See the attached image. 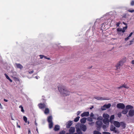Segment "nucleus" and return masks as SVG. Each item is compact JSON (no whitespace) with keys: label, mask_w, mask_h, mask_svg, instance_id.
Listing matches in <instances>:
<instances>
[{"label":"nucleus","mask_w":134,"mask_h":134,"mask_svg":"<svg viewBox=\"0 0 134 134\" xmlns=\"http://www.w3.org/2000/svg\"><path fill=\"white\" fill-rule=\"evenodd\" d=\"M93 108V107H92L91 108H90V109H91L92 108Z\"/></svg>","instance_id":"nucleus-62"},{"label":"nucleus","mask_w":134,"mask_h":134,"mask_svg":"<svg viewBox=\"0 0 134 134\" xmlns=\"http://www.w3.org/2000/svg\"><path fill=\"white\" fill-rule=\"evenodd\" d=\"M123 63L124 62L123 61H120L116 65V70L118 71L119 72L120 70V68L122 66Z\"/></svg>","instance_id":"nucleus-2"},{"label":"nucleus","mask_w":134,"mask_h":134,"mask_svg":"<svg viewBox=\"0 0 134 134\" xmlns=\"http://www.w3.org/2000/svg\"><path fill=\"white\" fill-rule=\"evenodd\" d=\"M128 12H129L132 13L134 12V10H131L129 9L128 10Z\"/></svg>","instance_id":"nucleus-38"},{"label":"nucleus","mask_w":134,"mask_h":134,"mask_svg":"<svg viewBox=\"0 0 134 134\" xmlns=\"http://www.w3.org/2000/svg\"><path fill=\"white\" fill-rule=\"evenodd\" d=\"M19 107L21 108V111L23 113L24 112V110L23 107L21 105L19 106Z\"/></svg>","instance_id":"nucleus-31"},{"label":"nucleus","mask_w":134,"mask_h":134,"mask_svg":"<svg viewBox=\"0 0 134 134\" xmlns=\"http://www.w3.org/2000/svg\"><path fill=\"white\" fill-rule=\"evenodd\" d=\"M133 41H134V40H133V38L132 40L130 41V42L131 43L133 42Z\"/></svg>","instance_id":"nucleus-52"},{"label":"nucleus","mask_w":134,"mask_h":134,"mask_svg":"<svg viewBox=\"0 0 134 134\" xmlns=\"http://www.w3.org/2000/svg\"><path fill=\"white\" fill-rule=\"evenodd\" d=\"M96 126L98 128H100L102 127V121L97 120L96 122Z\"/></svg>","instance_id":"nucleus-6"},{"label":"nucleus","mask_w":134,"mask_h":134,"mask_svg":"<svg viewBox=\"0 0 134 134\" xmlns=\"http://www.w3.org/2000/svg\"><path fill=\"white\" fill-rule=\"evenodd\" d=\"M58 89L60 93L63 96H69L70 94V92L66 88L59 87Z\"/></svg>","instance_id":"nucleus-1"},{"label":"nucleus","mask_w":134,"mask_h":134,"mask_svg":"<svg viewBox=\"0 0 134 134\" xmlns=\"http://www.w3.org/2000/svg\"><path fill=\"white\" fill-rule=\"evenodd\" d=\"M126 30V29H124V27H123L122 29V32H125Z\"/></svg>","instance_id":"nucleus-47"},{"label":"nucleus","mask_w":134,"mask_h":134,"mask_svg":"<svg viewBox=\"0 0 134 134\" xmlns=\"http://www.w3.org/2000/svg\"><path fill=\"white\" fill-rule=\"evenodd\" d=\"M133 33L132 32H131V33L130 34L129 36H129V37H131V36L132 35Z\"/></svg>","instance_id":"nucleus-48"},{"label":"nucleus","mask_w":134,"mask_h":134,"mask_svg":"<svg viewBox=\"0 0 134 134\" xmlns=\"http://www.w3.org/2000/svg\"><path fill=\"white\" fill-rule=\"evenodd\" d=\"M9 80L11 82H12V80L9 78Z\"/></svg>","instance_id":"nucleus-59"},{"label":"nucleus","mask_w":134,"mask_h":134,"mask_svg":"<svg viewBox=\"0 0 134 134\" xmlns=\"http://www.w3.org/2000/svg\"><path fill=\"white\" fill-rule=\"evenodd\" d=\"M118 116L119 118H120L121 116V113H119L118 114Z\"/></svg>","instance_id":"nucleus-41"},{"label":"nucleus","mask_w":134,"mask_h":134,"mask_svg":"<svg viewBox=\"0 0 134 134\" xmlns=\"http://www.w3.org/2000/svg\"><path fill=\"white\" fill-rule=\"evenodd\" d=\"M60 126L58 125H56L55 126L54 130L55 131H57L59 130L60 129Z\"/></svg>","instance_id":"nucleus-22"},{"label":"nucleus","mask_w":134,"mask_h":134,"mask_svg":"<svg viewBox=\"0 0 134 134\" xmlns=\"http://www.w3.org/2000/svg\"><path fill=\"white\" fill-rule=\"evenodd\" d=\"M117 107L119 109H123L125 108V106L124 103H119L117 104Z\"/></svg>","instance_id":"nucleus-5"},{"label":"nucleus","mask_w":134,"mask_h":134,"mask_svg":"<svg viewBox=\"0 0 134 134\" xmlns=\"http://www.w3.org/2000/svg\"><path fill=\"white\" fill-rule=\"evenodd\" d=\"M129 38L130 37H129V36H128L127 37L125 38V40L127 41L129 39Z\"/></svg>","instance_id":"nucleus-45"},{"label":"nucleus","mask_w":134,"mask_h":134,"mask_svg":"<svg viewBox=\"0 0 134 134\" xmlns=\"http://www.w3.org/2000/svg\"><path fill=\"white\" fill-rule=\"evenodd\" d=\"M44 112L45 114H48L49 112V109L48 108H46Z\"/></svg>","instance_id":"nucleus-24"},{"label":"nucleus","mask_w":134,"mask_h":134,"mask_svg":"<svg viewBox=\"0 0 134 134\" xmlns=\"http://www.w3.org/2000/svg\"><path fill=\"white\" fill-rule=\"evenodd\" d=\"M132 63L133 64H134V60H133L132 61Z\"/></svg>","instance_id":"nucleus-56"},{"label":"nucleus","mask_w":134,"mask_h":134,"mask_svg":"<svg viewBox=\"0 0 134 134\" xmlns=\"http://www.w3.org/2000/svg\"><path fill=\"white\" fill-rule=\"evenodd\" d=\"M103 134H110V133L109 132H102Z\"/></svg>","instance_id":"nucleus-37"},{"label":"nucleus","mask_w":134,"mask_h":134,"mask_svg":"<svg viewBox=\"0 0 134 134\" xmlns=\"http://www.w3.org/2000/svg\"><path fill=\"white\" fill-rule=\"evenodd\" d=\"M128 111L126 109H124L122 112V113L124 114H126L128 112Z\"/></svg>","instance_id":"nucleus-25"},{"label":"nucleus","mask_w":134,"mask_h":134,"mask_svg":"<svg viewBox=\"0 0 134 134\" xmlns=\"http://www.w3.org/2000/svg\"><path fill=\"white\" fill-rule=\"evenodd\" d=\"M76 132L78 134H82V132L81 131L79 127L76 128Z\"/></svg>","instance_id":"nucleus-15"},{"label":"nucleus","mask_w":134,"mask_h":134,"mask_svg":"<svg viewBox=\"0 0 134 134\" xmlns=\"http://www.w3.org/2000/svg\"><path fill=\"white\" fill-rule=\"evenodd\" d=\"M103 119V118L102 116H98L97 118V120H100V121H102Z\"/></svg>","instance_id":"nucleus-30"},{"label":"nucleus","mask_w":134,"mask_h":134,"mask_svg":"<svg viewBox=\"0 0 134 134\" xmlns=\"http://www.w3.org/2000/svg\"><path fill=\"white\" fill-rule=\"evenodd\" d=\"M103 117L104 119H108L109 118V116L107 113H104L103 115Z\"/></svg>","instance_id":"nucleus-16"},{"label":"nucleus","mask_w":134,"mask_h":134,"mask_svg":"<svg viewBox=\"0 0 134 134\" xmlns=\"http://www.w3.org/2000/svg\"><path fill=\"white\" fill-rule=\"evenodd\" d=\"M117 31H122V29L121 28H118L117 29Z\"/></svg>","instance_id":"nucleus-40"},{"label":"nucleus","mask_w":134,"mask_h":134,"mask_svg":"<svg viewBox=\"0 0 134 134\" xmlns=\"http://www.w3.org/2000/svg\"><path fill=\"white\" fill-rule=\"evenodd\" d=\"M131 5L132 6L134 5V1H132L131 2Z\"/></svg>","instance_id":"nucleus-44"},{"label":"nucleus","mask_w":134,"mask_h":134,"mask_svg":"<svg viewBox=\"0 0 134 134\" xmlns=\"http://www.w3.org/2000/svg\"><path fill=\"white\" fill-rule=\"evenodd\" d=\"M113 131H114L115 133H119V131L115 130V129Z\"/></svg>","instance_id":"nucleus-39"},{"label":"nucleus","mask_w":134,"mask_h":134,"mask_svg":"<svg viewBox=\"0 0 134 134\" xmlns=\"http://www.w3.org/2000/svg\"><path fill=\"white\" fill-rule=\"evenodd\" d=\"M126 109L127 110H128L133 109V107L132 106L130 105H127L126 106Z\"/></svg>","instance_id":"nucleus-18"},{"label":"nucleus","mask_w":134,"mask_h":134,"mask_svg":"<svg viewBox=\"0 0 134 134\" xmlns=\"http://www.w3.org/2000/svg\"><path fill=\"white\" fill-rule=\"evenodd\" d=\"M103 122L106 125H103V128L104 129L107 127L109 124V121L108 119H104L103 120Z\"/></svg>","instance_id":"nucleus-4"},{"label":"nucleus","mask_w":134,"mask_h":134,"mask_svg":"<svg viewBox=\"0 0 134 134\" xmlns=\"http://www.w3.org/2000/svg\"><path fill=\"white\" fill-rule=\"evenodd\" d=\"M115 127L113 125H112L111 126L110 130L111 131H113L115 129Z\"/></svg>","instance_id":"nucleus-27"},{"label":"nucleus","mask_w":134,"mask_h":134,"mask_svg":"<svg viewBox=\"0 0 134 134\" xmlns=\"http://www.w3.org/2000/svg\"><path fill=\"white\" fill-rule=\"evenodd\" d=\"M119 25H120V23H117L116 24V25L117 26H119Z\"/></svg>","instance_id":"nucleus-53"},{"label":"nucleus","mask_w":134,"mask_h":134,"mask_svg":"<svg viewBox=\"0 0 134 134\" xmlns=\"http://www.w3.org/2000/svg\"><path fill=\"white\" fill-rule=\"evenodd\" d=\"M75 131V128L74 127H71L69 130V132L70 134L72 133Z\"/></svg>","instance_id":"nucleus-12"},{"label":"nucleus","mask_w":134,"mask_h":134,"mask_svg":"<svg viewBox=\"0 0 134 134\" xmlns=\"http://www.w3.org/2000/svg\"><path fill=\"white\" fill-rule=\"evenodd\" d=\"M94 122H89V124L90 125H92L93 124H94Z\"/></svg>","instance_id":"nucleus-54"},{"label":"nucleus","mask_w":134,"mask_h":134,"mask_svg":"<svg viewBox=\"0 0 134 134\" xmlns=\"http://www.w3.org/2000/svg\"><path fill=\"white\" fill-rule=\"evenodd\" d=\"M47 59H48V60H50V59L49 58H47Z\"/></svg>","instance_id":"nucleus-63"},{"label":"nucleus","mask_w":134,"mask_h":134,"mask_svg":"<svg viewBox=\"0 0 134 134\" xmlns=\"http://www.w3.org/2000/svg\"><path fill=\"white\" fill-rule=\"evenodd\" d=\"M15 64L18 68H19L20 69L23 68V66L20 64L16 63Z\"/></svg>","instance_id":"nucleus-20"},{"label":"nucleus","mask_w":134,"mask_h":134,"mask_svg":"<svg viewBox=\"0 0 134 134\" xmlns=\"http://www.w3.org/2000/svg\"><path fill=\"white\" fill-rule=\"evenodd\" d=\"M80 113V111H78L77 113V115H79Z\"/></svg>","instance_id":"nucleus-50"},{"label":"nucleus","mask_w":134,"mask_h":134,"mask_svg":"<svg viewBox=\"0 0 134 134\" xmlns=\"http://www.w3.org/2000/svg\"><path fill=\"white\" fill-rule=\"evenodd\" d=\"M52 116H51L48 117L47 118V121L48 122H52Z\"/></svg>","instance_id":"nucleus-19"},{"label":"nucleus","mask_w":134,"mask_h":134,"mask_svg":"<svg viewBox=\"0 0 134 134\" xmlns=\"http://www.w3.org/2000/svg\"><path fill=\"white\" fill-rule=\"evenodd\" d=\"M113 124L116 127H119L120 126V123L117 121H114Z\"/></svg>","instance_id":"nucleus-10"},{"label":"nucleus","mask_w":134,"mask_h":134,"mask_svg":"<svg viewBox=\"0 0 134 134\" xmlns=\"http://www.w3.org/2000/svg\"><path fill=\"white\" fill-rule=\"evenodd\" d=\"M122 87H124V88H127V89H128L129 88V87L125 83H124V84L123 85H122L118 87L117 88L118 89H120L121 88H122Z\"/></svg>","instance_id":"nucleus-9"},{"label":"nucleus","mask_w":134,"mask_h":134,"mask_svg":"<svg viewBox=\"0 0 134 134\" xmlns=\"http://www.w3.org/2000/svg\"><path fill=\"white\" fill-rule=\"evenodd\" d=\"M53 126V122H49V127L50 129H51L52 127Z\"/></svg>","instance_id":"nucleus-29"},{"label":"nucleus","mask_w":134,"mask_h":134,"mask_svg":"<svg viewBox=\"0 0 134 134\" xmlns=\"http://www.w3.org/2000/svg\"><path fill=\"white\" fill-rule=\"evenodd\" d=\"M79 127L84 132L86 130L87 128L86 126L84 125H80Z\"/></svg>","instance_id":"nucleus-8"},{"label":"nucleus","mask_w":134,"mask_h":134,"mask_svg":"<svg viewBox=\"0 0 134 134\" xmlns=\"http://www.w3.org/2000/svg\"><path fill=\"white\" fill-rule=\"evenodd\" d=\"M80 117L79 116H77L76 118H75L74 121L75 122H77L79 120Z\"/></svg>","instance_id":"nucleus-28"},{"label":"nucleus","mask_w":134,"mask_h":134,"mask_svg":"<svg viewBox=\"0 0 134 134\" xmlns=\"http://www.w3.org/2000/svg\"><path fill=\"white\" fill-rule=\"evenodd\" d=\"M72 124V121H68L66 124L67 127V128H69Z\"/></svg>","instance_id":"nucleus-17"},{"label":"nucleus","mask_w":134,"mask_h":134,"mask_svg":"<svg viewBox=\"0 0 134 134\" xmlns=\"http://www.w3.org/2000/svg\"><path fill=\"white\" fill-rule=\"evenodd\" d=\"M94 116V114L92 113H90V116L91 117H93Z\"/></svg>","instance_id":"nucleus-43"},{"label":"nucleus","mask_w":134,"mask_h":134,"mask_svg":"<svg viewBox=\"0 0 134 134\" xmlns=\"http://www.w3.org/2000/svg\"><path fill=\"white\" fill-rule=\"evenodd\" d=\"M40 58L41 59L43 58H44V55H40Z\"/></svg>","instance_id":"nucleus-42"},{"label":"nucleus","mask_w":134,"mask_h":134,"mask_svg":"<svg viewBox=\"0 0 134 134\" xmlns=\"http://www.w3.org/2000/svg\"><path fill=\"white\" fill-rule=\"evenodd\" d=\"M39 108L41 109L44 108L46 107V105L44 104L40 103L38 105Z\"/></svg>","instance_id":"nucleus-11"},{"label":"nucleus","mask_w":134,"mask_h":134,"mask_svg":"<svg viewBox=\"0 0 134 134\" xmlns=\"http://www.w3.org/2000/svg\"><path fill=\"white\" fill-rule=\"evenodd\" d=\"M37 79H38V77L37 76H36L35 77Z\"/></svg>","instance_id":"nucleus-64"},{"label":"nucleus","mask_w":134,"mask_h":134,"mask_svg":"<svg viewBox=\"0 0 134 134\" xmlns=\"http://www.w3.org/2000/svg\"><path fill=\"white\" fill-rule=\"evenodd\" d=\"M65 131H63L60 132L59 133V134H65Z\"/></svg>","instance_id":"nucleus-36"},{"label":"nucleus","mask_w":134,"mask_h":134,"mask_svg":"<svg viewBox=\"0 0 134 134\" xmlns=\"http://www.w3.org/2000/svg\"><path fill=\"white\" fill-rule=\"evenodd\" d=\"M23 119L25 122H27V118L25 116H24L23 117Z\"/></svg>","instance_id":"nucleus-33"},{"label":"nucleus","mask_w":134,"mask_h":134,"mask_svg":"<svg viewBox=\"0 0 134 134\" xmlns=\"http://www.w3.org/2000/svg\"><path fill=\"white\" fill-rule=\"evenodd\" d=\"M86 118H83L80 121H81V123H83V124H84L86 122Z\"/></svg>","instance_id":"nucleus-21"},{"label":"nucleus","mask_w":134,"mask_h":134,"mask_svg":"<svg viewBox=\"0 0 134 134\" xmlns=\"http://www.w3.org/2000/svg\"><path fill=\"white\" fill-rule=\"evenodd\" d=\"M4 75H5V76H6V78L8 79V75L6 74H5Z\"/></svg>","instance_id":"nucleus-46"},{"label":"nucleus","mask_w":134,"mask_h":134,"mask_svg":"<svg viewBox=\"0 0 134 134\" xmlns=\"http://www.w3.org/2000/svg\"><path fill=\"white\" fill-rule=\"evenodd\" d=\"M94 98L98 100H105L106 99L105 98L101 97H94Z\"/></svg>","instance_id":"nucleus-14"},{"label":"nucleus","mask_w":134,"mask_h":134,"mask_svg":"<svg viewBox=\"0 0 134 134\" xmlns=\"http://www.w3.org/2000/svg\"><path fill=\"white\" fill-rule=\"evenodd\" d=\"M123 24H124L126 25H127V24H126V23H125V22H123L122 23Z\"/></svg>","instance_id":"nucleus-57"},{"label":"nucleus","mask_w":134,"mask_h":134,"mask_svg":"<svg viewBox=\"0 0 134 134\" xmlns=\"http://www.w3.org/2000/svg\"><path fill=\"white\" fill-rule=\"evenodd\" d=\"M98 115L97 114H95L94 116H93V119H97V117L98 116Z\"/></svg>","instance_id":"nucleus-32"},{"label":"nucleus","mask_w":134,"mask_h":134,"mask_svg":"<svg viewBox=\"0 0 134 134\" xmlns=\"http://www.w3.org/2000/svg\"><path fill=\"white\" fill-rule=\"evenodd\" d=\"M28 134H30L31 133V131L29 129L28 130Z\"/></svg>","instance_id":"nucleus-51"},{"label":"nucleus","mask_w":134,"mask_h":134,"mask_svg":"<svg viewBox=\"0 0 134 134\" xmlns=\"http://www.w3.org/2000/svg\"><path fill=\"white\" fill-rule=\"evenodd\" d=\"M120 125L123 128H125L126 127V124L123 122H121L120 123Z\"/></svg>","instance_id":"nucleus-23"},{"label":"nucleus","mask_w":134,"mask_h":134,"mask_svg":"<svg viewBox=\"0 0 134 134\" xmlns=\"http://www.w3.org/2000/svg\"><path fill=\"white\" fill-rule=\"evenodd\" d=\"M93 133V134H102L100 132L97 130L94 131Z\"/></svg>","instance_id":"nucleus-26"},{"label":"nucleus","mask_w":134,"mask_h":134,"mask_svg":"<svg viewBox=\"0 0 134 134\" xmlns=\"http://www.w3.org/2000/svg\"><path fill=\"white\" fill-rule=\"evenodd\" d=\"M89 113L88 112H85L81 114V116L82 117L84 116H89Z\"/></svg>","instance_id":"nucleus-13"},{"label":"nucleus","mask_w":134,"mask_h":134,"mask_svg":"<svg viewBox=\"0 0 134 134\" xmlns=\"http://www.w3.org/2000/svg\"><path fill=\"white\" fill-rule=\"evenodd\" d=\"M87 120L90 121H93L92 118L91 117H88L87 118Z\"/></svg>","instance_id":"nucleus-34"},{"label":"nucleus","mask_w":134,"mask_h":134,"mask_svg":"<svg viewBox=\"0 0 134 134\" xmlns=\"http://www.w3.org/2000/svg\"><path fill=\"white\" fill-rule=\"evenodd\" d=\"M36 130L37 131V132L38 133V129L37 128L36 129Z\"/></svg>","instance_id":"nucleus-61"},{"label":"nucleus","mask_w":134,"mask_h":134,"mask_svg":"<svg viewBox=\"0 0 134 134\" xmlns=\"http://www.w3.org/2000/svg\"><path fill=\"white\" fill-rule=\"evenodd\" d=\"M4 101L5 102H7L8 101V100L6 99H4Z\"/></svg>","instance_id":"nucleus-55"},{"label":"nucleus","mask_w":134,"mask_h":134,"mask_svg":"<svg viewBox=\"0 0 134 134\" xmlns=\"http://www.w3.org/2000/svg\"><path fill=\"white\" fill-rule=\"evenodd\" d=\"M114 116L113 115H112L110 118V120H111L114 119Z\"/></svg>","instance_id":"nucleus-35"},{"label":"nucleus","mask_w":134,"mask_h":134,"mask_svg":"<svg viewBox=\"0 0 134 134\" xmlns=\"http://www.w3.org/2000/svg\"><path fill=\"white\" fill-rule=\"evenodd\" d=\"M134 115V110L131 109L128 112V115H127V117H132Z\"/></svg>","instance_id":"nucleus-3"},{"label":"nucleus","mask_w":134,"mask_h":134,"mask_svg":"<svg viewBox=\"0 0 134 134\" xmlns=\"http://www.w3.org/2000/svg\"><path fill=\"white\" fill-rule=\"evenodd\" d=\"M111 106V104H105L101 108V109L103 110H105L106 109L109 108Z\"/></svg>","instance_id":"nucleus-7"},{"label":"nucleus","mask_w":134,"mask_h":134,"mask_svg":"<svg viewBox=\"0 0 134 134\" xmlns=\"http://www.w3.org/2000/svg\"><path fill=\"white\" fill-rule=\"evenodd\" d=\"M34 71L33 70H32V71H30L29 72V73L30 74H31L32 73H33L34 72Z\"/></svg>","instance_id":"nucleus-49"},{"label":"nucleus","mask_w":134,"mask_h":134,"mask_svg":"<svg viewBox=\"0 0 134 134\" xmlns=\"http://www.w3.org/2000/svg\"><path fill=\"white\" fill-rule=\"evenodd\" d=\"M44 58H45L46 59H47V57H46V56H44Z\"/></svg>","instance_id":"nucleus-60"},{"label":"nucleus","mask_w":134,"mask_h":134,"mask_svg":"<svg viewBox=\"0 0 134 134\" xmlns=\"http://www.w3.org/2000/svg\"><path fill=\"white\" fill-rule=\"evenodd\" d=\"M124 29H125L126 30L127 28V26H126L125 27H124Z\"/></svg>","instance_id":"nucleus-58"}]
</instances>
